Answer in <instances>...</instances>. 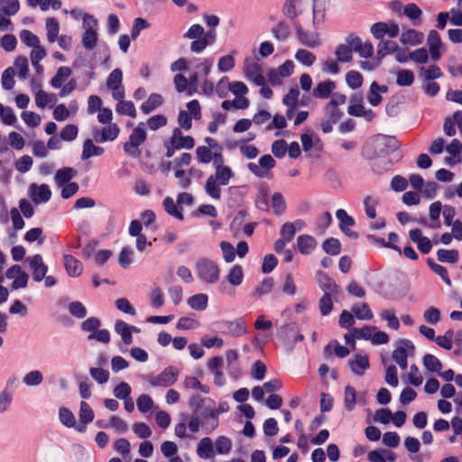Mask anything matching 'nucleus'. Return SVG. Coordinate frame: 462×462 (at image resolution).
<instances>
[{
  "mask_svg": "<svg viewBox=\"0 0 462 462\" xmlns=\"http://www.w3.org/2000/svg\"><path fill=\"white\" fill-rule=\"evenodd\" d=\"M214 173L206 180L204 189L207 195L214 200L221 198V188L227 186L236 173L231 167L225 164L224 157L217 156L214 162Z\"/></svg>",
  "mask_w": 462,
  "mask_h": 462,
  "instance_id": "nucleus-1",
  "label": "nucleus"
},
{
  "mask_svg": "<svg viewBox=\"0 0 462 462\" xmlns=\"http://www.w3.org/2000/svg\"><path fill=\"white\" fill-rule=\"evenodd\" d=\"M195 273L203 284L212 285L220 279V267L214 260L202 257L195 263Z\"/></svg>",
  "mask_w": 462,
  "mask_h": 462,
  "instance_id": "nucleus-2",
  "label": "nucleus"
},
{
  "mask_svg": "<svg viewBox=\"0 0 462 462\" xmlns=\"http://www.w3.org/2000/svg\"><path fill=\"white\" fill-rule=\"evenodd\" d=\"M146 125L141 122L133 130L129 136V140L124 143V151L133 158L140 155L139 146L146 140Z\"/></svg>",
  "mask_w": 462,
  "mask_h": 462,
  "instance_id": "nucleus-3",
  "label": "nucleus"
},
{
  "mask_svg": "<svg viewBox=\"0 0 462 462\" xmlns=\"http://www.w3.org/2000/svg\"><path fill=\"white\" fill-rule=\"evenodd\" d=\"M83 29L82 45L86 50H93L97 42V28L98 23L97 19L92 15L85 14L83 17Z\"/></svg>",
  "mask_w": 462,
  "mask_h": 462,
  "instance_id": "nucleus-4",
  "label": "nucleus"
},
{
  "mask_svg": "<svg viewBox=\"0 0 462 462\" xmlns=\"http://www.w3.org/2000/svg\"><path fill=\"white\" fill-rule=\"evenodd\" d=\"M275 161L270 154L260 157L258 163L250 162L247 169L255 176L270 180L273 176L271 170L275 166Z\"/></svg>",
  "mask_w": 462,
  "mask_h": 462,
  "instance_id": "nucleus-5",
  "label": "nucleus"
},
{
  "mask_svg": "<svg viewBox=\"0 0 462 462\" xmlns=\"http://www.w3.org/2000/svg\"><path fill=\"white\" fill-rule=\"evenodd\" d=\"M373 146L376 156H383L394 152L398 147V142L394 137L377 135L373 140Z\"/></svg>",
  "mask_w": 462,
  "mask_h": 462,
  "instance_id": "nucleus-6",
  "label": "nucleus"
},
{
  "mask_svg": "<svg viewBox=\"0 0 462 462\" xmlns=\"http://www.w3.org/2000/svg\"><path fill=\"white\" fill-rule=\"evenodd\" d=\"M102 128L95 127L92 130V136L97 143L112 142L116 140L119 134L120 128L115 123L106 124Z\"/></svg>",
  "mask_w": 462,
  "mask_h": 462,
  "instance_id": "nucleus-7",
  "label": "nucleus"
},
{
  "mask_svg": "<svg viewBox=\"0 0 462 462\" xmlns=\"http://www.w3.org/2000/svg\"><path fill=\"white\" fill-rule=\"evenodd\" d=\"M5 277L13 280L11 284L12 290L24 289L27 287L29 281V274L25 273L18 264L12 265L5 272Z\"/></svg>",
  "mask_w": 462,
  "mask_h": 462,
  "instance_id": "nucleus-8",
  "label": "nucleus"
},
{
  "mask_svg": "<svg viewBox=\"0 0 462 462\" xmlns=\"http://www.w3.org/2000/svg\"><path fill=\"white\" fill-rule=\"evenodd\" d=\"M179 377V370L173 366L166 367L156 376H152L149 383L152 386L168 387L175 383Z\"/></svg>",
  "mask_w": 462,
  "mask_h": 462,
  "instance_id": "nucleus-9",
  "label": "nucleus"
},
{
  "mask_svg": "<svg viewBox=\"0 0 462 462\" xmlns=\"http://www.w3.org/2000/svg\"><path fill=\"white\" fill-rule=\"evenodd\" d=\"M123 73L119 69H115L109 74L106 87L112 91L114 99L125 98V88L122 84Z\"/></svg>",
  "mask_w": 462,
  "mask_h": 462,
  "instance_id": "nucleus-10",
  "label": "nucleus"
},
{
  "mask_svg": "<svg viewBox=\"0 0 462 462\" xmlns=\"http://www.w3.org/2000/svg\"><path fill=\"white\" fill-rule=\"evenodd\" d=\"M32 280L36 282H42L48 273V266L43 262L42 256L39 254L26 259Z\"/></svg>",
  "mask_w": 462,
  "mask_h": 462,
  "instance_id": "nucleus-11",
  "label": "nucleus"
},
{
  "mask_svg": "<svg viewBox=\"0 0 462 462\" xmlns=\"http://www.w3.org/2000/svg\"><path fill=\"white\" fill-rule=\"evenodd\" d=\"M28 195L33 203L43 204L51 199V190L47 184L31 183L28 187Z\"/></svg>",
  "mask_w": 462,
  "mask_h": 462,
  "instance_id": "nucleus-12",
  "label": "nucleus"
},
{
  "mask_svg": "<svg viewBox=\"0 0 462 462\" xmlns=\"http://www.w3.org/2000/svg\"><path fill=\"white\" fill-rule=\"evenodd\" d=\"M244 74L248 81H252L257 86H263L265 84V79L262 74L261 65L255 61L248 60L245 61Z\"/></svg>",
  "mask_w": 462,
  "mask_h": 462,
  "instance_id": "nucleus-13",
  "label": "nucleus"
},
{
  "mask_svg": "<svg viewBox=\"0 0 462 462\" xmlns=\"http://www.w3.org/2000/svg\"><path fill=\"white\" fill-rule=\"evenodd\" d=\"M293 70L294 63L291 60H287L277 69L269 71V80L272 84H279L283 78L290 77Z\"/></svg>",
  "mask_w": 462,
  "mask_h": 462,
  "instance_id": "nucleus-14",
  "label": "nucleus"
},
{
  "mask_svg": "<svg viewBox=\"0 0 462 462\" xmlns=\"http://www.w3.org/2000/svg\"><path fill=\"white\" fill-rule=\"evenodd\" d=\"M245 278V272L241 265L235 264L229 268L224 277V281L220 284L222 290L226 287V282L233 287H238L243 283Z\"/></svg>",
  "mask_w": 462,
  "mask_h": 462,
  "instance_id": "nucleus-15",
  "label": "nucleus"
},
{
  "mask_svg": "<svg viewBox=\"0 0 462 462\" xmlns=\"http://www.w3.org/2000/svg\"><path fill=\"white\" fill-rule=\"evenodd\" d=\"M330 0H313L312 5V25L319 29L325 21L326 12Z\"/></svg>",
  "mask_w": 462,
  "mask_h": 462,
  "instance_id": "nucleus-16",
  "label": "nucleus"
},
{
  "mask_svg": "<svg viewBox=\"0 0 462 462\" xmlns=\"http://www.w3.org/2000/svg\"><path fill=\"white\" fill-rule=\"evenodd\" d=\"M371 32L376 39L384 35L396 37L399 34V26L396 23H375L371 27Z\"/></svg>",
  "mask_w": 462,
  "mask_h": 462,
  "instance_id": "nucleus-17",
  "label": "nucleus"
},
{
  "mask_svg": "<svg viewBox=\"0 0 462 462\" xmlns=\"http://www.w3.org/2000/svg\"><path fill=\"white\" fill-rule=\"evenodd\" d=\"M313 32H309L303 30V28L300 25H296V32L298 34L299 42L310 48H315L319 45V34L317 30L313 27Z\"/></svg>",
  "mask_w": 462,
  "mask_h": 462,
  "instance_id": "nucleus-18",
  "label": "nucleus"
},
{
  "mask_svg": "<svg viewBox=\"0 0 462 462\" xmlns=\"http://www.w3.org/2000/svg\"><path fill=\"white\" fill-rule=\"evenodd\" d=\"M316 280L319 288L324 291V294L334 295L339 291V286L336 282L323 272L316 273Z\"/></svg>",
  "mask_w": 462,
  "mask_h": 462,
  "instance_id": "nucleus-19",
  "label": "nucleus"
},
{
  "mask_svg": "<svg viewBox=\"0 0 462 462\" xmlns=\"http://www.w3.org/2000/svg\"><path fill=\"white\" fill-rule=\"evenodd\" d=\"M306 7L307 0H287L283 5V14L291 20H296Z\"/></svg>",
  "mask_w": 462,
  "mask_h": 462,
  "instance_id": "nucleus-20",
  "label": "nucleus"
},
{
  "mask_svg": "<svg viewBox=\"0 0 462 462\" xmlns=\"http://www.w3.org/2000/svg\"><path fill=\"white\" fill-rule=\"evenodd\" d=\"M414 349V345L411 340L401 339L393 352V358L395 362L407 359L408 356H413Z\"/></svg>",
  "mask_w": 462,
  "mask_h": 462,
  "instance_id": "nucleus-21",
  "label": "nucleus"
},
{
  "mask_svg": "<svg viewBox=\"0 0 462 462\" xmlns=\"http://www.w3.org/2000/svg\"><path fill=\"white\" fill-rule=\"evenodd\" d=\"M427 44L430 49V55L432 60L436 61L441 57V46L442 42L439 34L435 31L431 30L427 38Z\"/></svg>",
  "mask_w": 462,
  "mask_h": 462,
  "instance_id": "nucleus-22",
  "label": "nucleus"
},
{
  "mask_svg": "<svg viewBox=\"0 0 462 462\" xmlns=\"http://www.w3.org/2000/svg\"><path fill=\"white\" fill-rule=\"evenodd\" d=\"M226 333L233 337H241L247 332L245 320L242 318L234 320H226L223 322Z\"/></svg>",
  "mask_w": 462,
  "mask_h": 462,
  "instance_id": "nucleus-23",
  "label": "nucleus"
},
{
  "mask_svg": "<svg viewBox=\"0 0 462 462\" xmlns=\"http://www.w3.org/2000/svg\"><path fill=\"white\" fill-rule=\"evenodd\" d=\"M348 363L351 371L356 375H363L370 365L368 356L360 354L355 355L354 358L350 359Z\"/></svg>",
  "mask_w": 462,
  "mask_h": 462,
  "instance_id": "nucleus-24",
  "label": "nucleus"
},
{
  "mask_svg": "<svg viewBox=\"0 0 462 462\" xmlns=\"http://www.w3.org/2000/svg\"><path fill=\"white\" fill-rule=\"evenodd\" d=\"M171 143L176 149H191L195 144L194 139L191 136H183L180 129L173 131Z\"/></svg>",
  "mask_w": 462,
  "mask_h": 462,
  "instance_id": "nucleus-25",
  "label": "nucleus"
},
{
  "mask_svg": "<svg viewBox=\"0 0 462 462\" xmlns=\"http://www.w3.org/2000/svg\"><path fill=\"white\" fill-rule=\"evenodd\" d=\"M300 141L302 148L305 152H310L312 151H319L321 149V143L319 137L311 133H304L300 135Z\"/></svg>",
  "mask_w": 462,
  "mask_h": 462,
  "instance_id": "nucleus-26",
  "label": "nucleus"
},
{
  "mask_svg": "<svg viewBox=\"0 0 462 462\" xmlns=\"http://www.w3.org/2000/svg\"><path fill=\"white\" fill-rule=\"evenodd\" d=\"M78 175V171L72 167H63L56 171L54 176V181L61 187L66 183L70 182V180L74 179Z\"/></svg>",
  "mask_w": 462,
  "mask_h": 462,
  "instance_id": "nucleus-27",
  "label": "nucleus"
},
{
  "mask_svg": "<svg viewBox=\"0 0 462 462\" xmlns=\"http://www.w3.org/2000/svg\"><path fill=\"white\" fill-rule=\"evenodd\" d=\"M216 35L215 32H208L202 38L194 40L190 43V51L194 53L202 52L208 45L212 44L215 42Z\"/></svg>",
  "mask_w": 462,
  "mask_h": 462,
  "instance_id": "nucleus-28",
  "label": "nucleus"
},
{
  "mask_svg": "<svg viewBox=\"0 0 462 462\" xmlns=\"http://www.w3.org/2000/svg\"><path fill=\"white\" fill-rule=\"evenodd\" d=\"M63 259L65 269L70 277H78L81 274L83 266L77 258L70 254H65Z\"/></svg>",
  "mask_w": 462,
  "mask_h": 462,
  "instance_id": "nucleus-29",
  "label": "nucleus"
},
{
  "mask_svg": "<svg viewBox=\"0 0 462 462\" xmlns=\"http://www.w3.org/2000/svg\"><path fill=\"white\" fill-rule=\"evenodd\" d=\"M214 443L208 437L202 438L197 447V455L203 459H208L214 457Z\"/></svg>",
  "mask_w": 462,
  "mask_h": 462,
  "instance_id": "nucleus-30",
  "label": "nucleus"
},
{
  "mask_svg": "<svg viewBox=\"0 0 462 462\" xmlns=\"http://www.w3.org/2000/svg\"><path fill=\"white\" fill-rule=\"evenodd\" d=\"M196 155L200 163L207 164L212 162L213 165L217 156L224 157L220 152H212L208 146H199L196 149Z\"/></svg>",
  "mask_w": 462,
  "mask_h": 462,
  "instance_id": "nucleus-31",
  "label": "nucleus"
},
{
  "mask_svg": "<svg viewBox=\"0 0 462 462\" xmlns=\"http://www.w3.org/2000/svg\"><path fill=\"white\" fill-rule=\"evenodd\" d=\"M297 246L302 254H310L317 246L316 239L309 235H302L297 238Z\"/></svg>",
  "mask_w": 462,
  "mask_h": 462,
  "instance_id": "nucleus-32",
  "label": "nucleus"
},
{
  "mask_svg": "<svg viewBox=\"0 0 462 462\" xmlns=\"http://www.w3.org/2000/svg\"><path fill=\"white\" fill-rule=\"evenodd\" d=\"M336 88V84L334 81L328 79L322 82H319L313 90V96L316 98H328Z\"/></svg>",
  "mask_w": 462,
  "mask_h": 462,
  "instance_id": "nucleus-33",
  "label": "nucleus"
},
{
  "mask_svg": "<svg viewBox=\"0 0 462 462\" xmlns=\"http://www.w3.org/2000/svg\"><path fill=\"white\" fill-rule=\"evenodd\" d=\"M423 33L413 29H409L403 32L401 35L400 41L403 45L416 46L422 42Z\"/></svg>",
  "mask_w": 462,
  "mask_h": 462,
  "instance_id": "nucleus-34",
  "label": "nucleus"
},
{
  "mask_svg": "<svg viewBox=\"0 0 462 462\" xmlns=\"http://www.w3.org/2000/svg\"><path fill=\"white\" fill-rule=\"evenodd\" d=\"M71 75V69L69 67H60L51 80V86L55 88H60L66 83Z\"/></svg>",
  "mask_w": 462,
  "mask_h": 462,
  "instance_id": "nucleus-35",
  "label": "nucleus"
},
{
  "mask_svg": "<svg viewBox=\"0 0 462 462\" xmlns=\"http://www.w3.org/2000/svg\"><path fill=\"white\" fill-rule=\"evenodd\" d=\"M387 91L386 86H380L375 81H374L369 89L367 99L369 103L373 106H378L382 102V93H385Z\"/></svg>",
  "mask_w": 462,
  "mask_h": 462,
  "instance_id": "nucleus-36",
  "label": "nucleus"
},
{
  "mask_svg": "<svg viewBox=\"0 0 462 462\" xmlns=\"http://www.w3.org/2000/svg\"><path fill=\"white\" fill-rule=\"evenodd\" d=\"M57 101L54 94L47 93L42 89H38L35 93V104L38 108H44L47 106H53Z\"/></svg>",
  "mask_w": 462,
  "mask_h": 462,
  "instance_id": "nucleus-37",
  "label": "nucleus"
},
{
  "mask_svg": "<svg viewBox=\"0 0 462 462\" xmlns=\"http://www.w3.org/2000/svg\"><path fill=\"white\" fill-rule=\"evenodd\" d=\"M104 152L105 150L103 147L97 146L93 143L92 140L87 139L83 143L81 159L88 160L93 156H101Z\"/></svg>",
  "mask_w": 462,
  "mask_h": 462,
  "instance_id": "nucleus-38",
  "label": "nucleus"
},
{
  "mask_svg": "<svg viewBox=\"0 0 462 462\" xmlns=\"http://www.w3.org/2000/svg\"><path fill=\"white\" fill-rule=\"evenodd\" d=\"M208 297L205 293H198L187 300L188 305L194 310L202 311L208 307Z\"/></svg>",
  "mask_w": 462,
  "mask_h": 462,
  "instance_id": "nucleus-39",
  "label": "nucleus"
},
{
  "mask_svg": "<svg viewBox=\"0 0 462 462\" xmlns=\"http://www.w3.org/2000/svg\"><path fill=\"white\" fill-rule=\"evenodd\" d=\"M115 331L121 337L125 345L128 346L133 343V336L129 328V324L126 322L116 320L115 323Z\"/></svg>",
  "mask_w": 462,
  "mask_h": 462,
  "instance_id": "nucleus-40",
  "label": "nucleus"
},
{
  "mask_svg": "<svg viewBox=\"0 0 462 462\" xmlns=\"http://www.w3.org/2000/svg\"><path fill=\"white\" fill-rule=\"evenodd\" d=\"M351 45L361 57L368 58L373 55L374 47L370 42H362L359 38H356L351 42Z\"/></svg>",
  "mask_w": 462,
  "mask_h": 462,
  "instance_id": "nucleus-41",
  "label": "nucleus"
},
{
  "mask_svg": "<svg viewBox=\"0 0 462 462\" xmlns=\"http://www.w3.org/2000/svg\"><path fill=\"white\" fill-rule=\"evenodd\" d=\"M97 424L102 428H113L118 433H125L128 430L127 423L116 415L112 416L106 424H103L100 420Z\"/></svg>",
  "mask_w": 462,
  "mask_h": 462,
  "instance_id": "nucleus-42",
  "label": "nucleus"
},
{
  "mask_svg": "<svg viewBox=\"0 0 462 462\" xmlns=\"http://www.w3.org/2000/svg\"><path fill=\"white\" fill-rule=\"evenodd\" d=\"M273 285L274 282L273 278L263 279L262 282L254 290L252 298L258 300L263 295L269 294L272 291Z\"/></svg>",
  "mask_w": 462,
  "mask_h": 462,
  "instance_id": "nucleus-43",
  "label": "nucleus"
},
{
  "mask_svg": "<svg viewBox=\"0 0 462 462\" xmlns=\"http://www.w3.org/2000/svg\"><path fill=\"white\" fill-rule=\"evenodd\" d=\"M116 100L118 101L116 106V113L119 115L131 116L132 118L136 117V109L132 101H125L124 98Z\"/></svg>",
  "mask_w": 462,
  "mask_h": 462,
  "instance_id": "nucleus-44",
  "label": "nucleus"
},
{
  "mask_svg": "<svg viewBox=\"0 0 462 462\" xmlns=\"http://www.w3.org/2000/svg\"><path fill=\"white\" fill-rule=\"evenodd\" d=\"M43 374L39 370H32L26 373L23 377V383L28 387H34L42 384Z\"/></svg>",
  "mask_w": 462,
  "mask_h": 462,
  "instance_id": "nucleus-45",
  "label": "nucleus"
},
{
  "mask_svg": "<svg viewBox=\"0 0 462 462\" xmlns=\"http://www.w3.org/2000/svg\"><path fill=\"white\" fill-rule=\"evenodd\" d=\"M235 146L238 147L242 156L248 160L255 159L259 154V150L253 144H248L244 142H236Z\"/></svg>",
  "mask_w": 462,
  "mask_h": 462,
  "instance_id": "nucleus-46",
  "label": "nucleus"
},
{
  "mask_svg": "<svg viewBox=\"0 0 462 462\" xmlns=\"http://www.w3.org/2000/svg\"><path fill=\"white\" fill-rule=\"evenodd\" d=\"M351 310L356 318L361 320H369L374 317L372 310L366 303L355 304Z\"/></svg>",
  "mask_w": 462,
  "mask_h": 462,
  "instance_id": "nucleus-47",
  "label": "nucleus"
},
{
  "mask_svg": "<svg viewBox=\"0 0 462 462\" xmlns=\"http://www.w3.org/2000/svg\"><path fill=\"white\" fill-rule=\"evenodd\" d=\"M14 68L20 80H25L29 77V65L26 57L18 56L14 60Z\"/></svg>",
  "mask_w": 462,
  "mask_h": 462,
  "instance_id": "nucleus-48",
  "label": "nucleus"
},
{
  "mask_svg": "<svg viewBox=\"0 0 462 462\" xmlns=\"http://www.w3.org/2000/svg\"><path fill=\"white\" fill-rule=\"evenodd\" d=\"M163 102V98L159 94H152L148 99L141 106V110L144 114H149L154 110L157 106H161Z\"/></svg>",
  "mask_w": 462,
  "mask_h": 462,
  "instance_id": "nucleus-49",
  "label": "nucleus"
},
{
  "mask_svg": "<svg viewBox=\"0 0 462 462\" xmlns=\"http://www.w3.org/2000/svg\"><path fill=\"white\" fill-rule=\"evenodd\" d=\"M294 58L298 62L307 67L312 66L316 60V56L305 49L298 50Z\"/></svg>",
  "mask_w": 462,
  "mask_h": 462,
  "instance_id": "nucleus-50",
  "label": "nucleus"
},
{
  "mask_svg": "<svg viewBox=\"0 0 462 462\" xmlns=\"http://www.w3.org/2000/svg\"><path fill=\"white\" fill-rule=\"evenodd\" d=\"M395 74L396 84L400 87H409L414 81V74L410 69H399Z\"/></svg>",
  "mask_w": 462,
  "mask_h": 462,
  "instance_id": "nucleus-51",
  "label": "nucleus"
},
{
  "mask_svg": "<svg viewBox=\"0 0 462 462\" xmlns=\"http://www.w3.org/2000/svg\"><path fill=\"white\" fill-rule=\"evenodd\" d=\"M0 8L6 16H13L20 10L18 0H0Z\"/></svg>",
  "mask_w": 462,
  "mask_h": 462,
  "instance_id": "nucleus-52",
  "label": "nucleus"
},
{
  "mask_svg": "<svg viewBox=\"0 0 462 462\" xmlns=\"http://www.w3.org/2000/svg\"><path fill=\"white\" fill-rule=\"evenodd\" d=\"M162 204H163V208H164L165 211L169 215H171L180 220L183 219V214H182L181 210L178 208L177 204L175 203V201L173 200L172 198L166 197L163 199Z\"/></svg>",
  "mask_w": 462,
  "mask_h": 462,
  "instance_id": "nucleus-53",
  "label": "nucleus"
},
{
  "mask_svg": "<svg viewBox=\"0 0 462 462\" xmlns=\"http://www.w3.org/2000/svg\"><path fill=\"white\" fill-rule=\"evenodd\" d=\"M422 363L424 367L432 373H439L442 368L441 362L431 354L425 355Z\"/></svg>",
  "mask_w": 462,
  "mask_h": 462,
  "instance_id": "nucleus-54",
  "label": "nucleus"
},
{
  "mask_svg": "<svg viewBox=\"0 0 462 462\" xmlns=\"http://www.w3.org/2000/svg\"><path fill=\"white\" fill-rule=\"evenodd\" d=\"M46 31H47V39L50 42H54L58 38L60 25L58 21L51 17L46 20Z\"/></svg>",
  "mask_w": 462,
  "mask_h": 462,
  "instance_id": "nucleus-55",
  "label": "nucleus"
},
{
  "mask_svg": "<svg viewBox=\"0 0 462 462\" xmlns=\"http://www.w3.org/2000/svg\"><path fill=\"white\" fill-rule=\"evenodd\" d=\"M398 47V44L393 41H381L377 45V54L381 57L393 54Z\"/></svg>",
  "mask_w": 462,
  "mask_h": 462,
  "instance_id": "nucleus-56",
  "label": "nucleus"
},
{
  "mask_svg": "<svg viewBox=\"0 0 462 462\" xmlns=\"http://www.w3.org/2000/svg\"><path fill=\"white\" fill-rule=\"evenodd\" d=\"M219 247L222 252L223 260L225 263H232L236 258V248L234 245L226 241H222L219 244Z\"/></svg>",
  "mask_w": 462,
  "mask_h": 462,
  "instance_id": "nucleus-57",
  "label": "nucleus"
},
{
  "mask_svg": "<svg viewBox=\"0 0 462 462\" xmlns=\"http://www.w3.org/2000/svg\"><path fill=\"white\" fill-rule=\"evenodd\" d=\"M60 421L68 428L75 427L76 419L73 412L68 408L61 407L59 410Z\"/></svg>",
  "mask_w": 462,
  "mask_h": 462,
  "instance_id": "nucleus-58",
  "label": "nucleus"
},
{
  "mask_svg": "<svg viewBox=\"0 0 462 462\" xmlns=\"http://www.w3.org/2000/svg\"><path fill=\"white\" fill-rule=\"evenodd\" d=\"M437 257L439 262L455 263L458 260V252L457 250L439 249Z\"/></svg>",
  "mask_w": 462,
  "mask_h": 462,
  "instance_id": "nucleus-59",
  "label": "nucleus"
},
{
  "mask_svg": "<svg viewBox=\"0 0 462 462\" xmlns=\"http://www.w3.org/2000/svg\"><path fill=\"white\" fill-rule=\"evenodd\" d=\"M215 447L217 454L226 455L232 448V441L225 436H220L216 439Z\"/></svg>",
  "mask_w": 462,
  "mask_h": 462,
  "instance_id": "nucleus-60",
  "label": "nucleus"
},
{
  "mask_svg": "<svg viewBox=\"0 0 462 462\" xmlns=\"http://www.w3.org/2000/svg\"><path fill=\"white\" fill-rule=\"evenodd\" d=\"M322 248L327 254L337 255L341 251V245L337 238L331 237L323 242Z\"/></svg>",
  "mask_w": 462,
  "mask_h": 462,
  "instance_id": "nucleus-61",
  "label": "nucleus"
},
{
  "mask_svg": "<svg viewBox=\"0 0 462 462\" xmlns=\"http://www.w3.org/2000/svg\"><path fill=\"white\" fill-rule=\"evenodd\" d=\"M79 419L81 423L83 424H88L93 421L94 420V411L89 406L88 403L82 401L80 402V409H79Z\"/></svg>",
  "mask_w": 462,
  "mask_h": 462,
  "instance_id": "nucleus-62",
  "label": "nucleus"
},
{
  "mask_svg": "<svg viewBox=\"0 0 462 462\" xmlns=\"http://www.w3.org/2000/svg\"><path fill=\"white\" fill-rule=\"evenodd\" d=\"M356 392L353 386L347 385L344 393V404L347 411H352L356 406Z\"/></svg>",
  "mask_w": 462,
  "mask_h": 462,
  "instance_id": "nucleus-63",
  "label": "nucleus"
},
{
  "mask_svg": "<svg viewBox=\"0 0 462 462\" xmlns=\"http://www.w3.org/2000/svg\"><path fill=\"white\" fill-rule=\"evenodd\" d=\"M176 327L181 330L196 329L199 327V322L192 316L182 317L178 320Z\"/></svg>",
  "mask_w": 462,
  "mask_h": 462,
  "instance_id": "nucleus-64",
  "label": "nucleus"
}]
</instances>
